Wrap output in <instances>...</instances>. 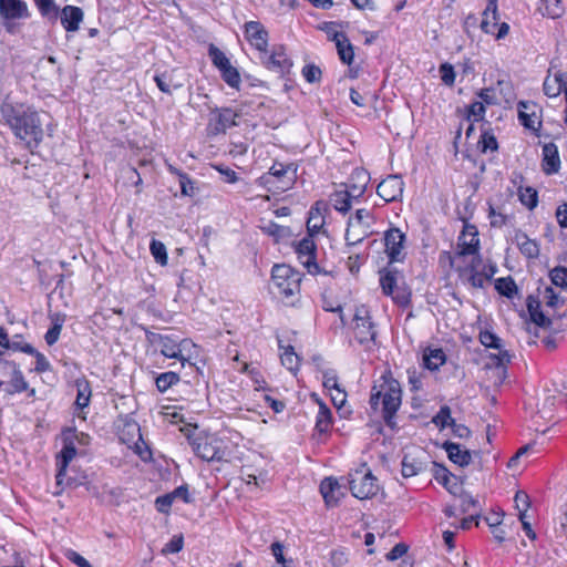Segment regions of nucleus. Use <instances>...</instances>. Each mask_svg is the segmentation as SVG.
Masks as SVG:
<instances>
[{"mask_svg": "<svg viewBox=\"0 0 567 567\" xmlns=\"http://www.w3.org/2000/svg\"><path fill=\"white\" fill-rule=\"evenodd\" d=\"M0 114L16 137L25 142L33 152L43 140V128L38 112L28 105L3 102Z\"/></svg>", "mask_w": 567, "mask_h": 567, "instance_id": "f257e3e1", "label": "nucleus"}, {"mask_svg": "<svg viewBox=\"0 0 567 567\" xmlns=\"http://www.w3.org/2000/svg\"><path fill=\"white\" fill-rule=\"evenodd\" d=\"M402 391L393 378L381 377L371 389L370 406L374 412L381 411L385 424L394 427V416L401 405Z\"/></svg>", "mask_w": 567, "mask_h": 567, "instance_id": "f03ea898", "label": "nucleus"}, {"mask_svg": "<svg viewBox=\"0 0 567 567\" xmlns=\"http://www.w3.org/2000/svg\"><path fill=\"white\" fill-rule=\"evenodd\" d=\"M478 231L474 225L465 224L458 237L457 249L454 254L443 251L440 255L441 264H449L450 267L456 269L458 272L465 270L464 264L467 256H472L473 260L478 252Z\"/></svg>", "mask_w": 567, "mask_h": 567, "instance_id": "7ed1b4c3", "label": "nucleus"}, {"mask_svg": "<svg viewBox=\"0 0 567 567\" xmlns=\"http://www.w3.org/2000/svg\"><path fill=\"white\" fill-rule=\"evenodd\" d=\"M301 275L289 265H275L271 270L272 292L286 303L293 305L300 293Z\"/></svg>", "mask_w": 567, "mask_h": 567, "instance_id": "20e7f679", "label": "nucleus"}, {"mask_svg": "<svg viewBox=\"0 0 567 567\" xmlns=\"http://www.w3.org/2000/svg\"><path fill=\"white\" fill-rule=\"evenodd\" d=\"M349 486L352 495L359 499L371 498L379 491L377 477L365 465L349 474Z\"/></svg>", "mask_w": 567, "mask_h": 567, "instance_id": "39448f33", "label": "nucleus"}, {"mask_svg": "<svg viewBox=\"0 0 567 567\" xmlns=\"http://www.w3.org/2000/svg\"><path fill=\"white\" fill-rule=\"evenodd\" d=\"M398 271L394 268H384L380 271V285L385 296H390L399 306L405 307L411 301V292L403 285H398Z\"/></svg>", "mask_w": 567, "mask_h": 567, "instance_id": "423d86ee", "label": "nucleus"}, {"mask_svg": "<svg viewBox=\"0 0 567 567\" xmlns=\"http://www.w3.org/2000/svg\"><path fill=\"white\" fill-rule=\"evenodd\" d=\"M353 323V333L355 340L367 348H370L371 344H374L377 330L373 322L371 321L370 311L365 306H359L355 308Z\"/></svg>", "mask_w": 567, "mask_h": 567, "instance_id": "0eeeda50", "label": "nucleus"}, {"mask_svg": "<svg viewBox=\"0 0 567 567\" xmlns=\"http://www.w3.org/2000/svg\"><path fill=\"white\" fill-rule=\"evenodd\" d=\"M145 336L147 342L156 350H159L164 357L169 359H177L182 362V364H184L186 358L183 355V348L187 343V340L177 342V340L169 336L152 332L150 330H145Z\"/></svg>", "mask_w": 567, "mask_h": 567, "instance_id": "6e6552de", "label": "nucleus"}, {"mask_svg": "<svg viewBox=\"0 0 567 567\" xmlns=\"http://www.w3.org/2000/svg\"><path fill=\"white\" fill-rule=\"evenodd\" d=\"M297 168L293 164L274 163L260 179L265 185H272L277 190H287L296 179Z\"/></svg>", "mask_w": 567, "mask_h": 567, "instance_id": "1a4fd4ad", "label": "nucleus"}, {"mask_svg": "<svg viewBox=\"0 0 567 567\" xmlns=\"http://www.w3.org/2000/svg\"><path fill=\"white\" fill-rule=\"evenodd\" d=\"M239 115L229 107H215L209 112L207 131L212 135L226 133V131L237 125Z\"/></svg>", "mask_w": 567, "mask_h": 567, "instance_id": "9d476101", "label": "nucleus"}, {"mask_svg": "<svg viewBox=\"0 0 567 567\" xmlns=\"http://www.w3.org/2000/svg\"><path fill=\"white\" fill-rule=\"evenodd\" d=\"M260 60L265 68L278 73L280 76L288 73L292 66L291 60L287 56L284 47H275L271 52L260 51Z\"/></svg>", "mask_w": 567, "mask_h": 567, "instance_id": "9b49d317", "label": "nucleus"}, {"mask_svg": "<svg viewBox=\"0 0 567 567\" xmlns=\"http://www.w3.org/2000/svg\"><path fill=\"white\" fill-rule=\"evenodd\" d=\"M313 236L308 235L296 245V254L300 264L310 275L320 274V267L316 261L317 246L312 239Z\"/></svg>", "mask_w": 567, "mask_h": 567, "instance_id": "f8f14e48", "label": "nucleus"}, {"mask_svg": "<svg viewBox=\"0 0 567 567\" xmlns=\"http://www.w3.org/2000/svg\"><path fill=\"white\" fill-rule=\"evenodd\" d=\"M75 435V429H66L63 432V447L60 454L56 456L58 473L55 475L56 483L60 485L63 483V477L66 473V468L70 462L76 455L75 444L71 440V436Z\"/></svg>", "mask_w": 567, "mask_h": 567, "instance_id": "ddd939ff", "label": "nucleus"}, {"mask_svg": "<svg viewBox=\"0 0 567 567\" xmlns=\"http://www.w3.org/2000/svg\"><path fill=\"white\" fill-rule=\"evenodd\" d=\"M405 235L399 228H391L384 235L385 252L390 264L402 261Z\"/></svg>", "mask_w": 567, "mask_h": 567, "instance_id": "4468645a", "label": "nucleus"}, {"mask_svg": "<svg viewBox=\"0 0 567 567\" xmlns=\"http://www.w3.org/2000/svg\"><path fill=\"white\" fill-rule=\"evenodd\" d=\"M403 189V179L399 175H390L378 185L377 193L389 203L401 198Z\"/></svg>", "mask_w": 567, "mask_h": 567, "instance_id": "2eb2a0df", "label": "nucleus"}, {"mask_svg": "<svg viewBox=\"0 0 567 567\" xmlns=\"http://www.w3.org/2000/svg\"><path fill=\"white\" fill-rule=\"evenodd\" d=\"M246 39L258 51H265L268 47V32L258 21H249L245 24Z\"/></svg>", "mask_w": 567, "mask_h": 567, "instance_id": "dca6fc26", "label": "nucleus"}, {"mask_svg": "<svg viewBox=\"0 0 567 567\" xmlns=\"http://www.w3.org/2000/svg\"><path fill=\"white\" fill-rule=\"evenodd\" d=\"M0 17L4 20L28 19L30 12L22 0H0Z\"/></svg>", "mask_w": 567, "mask_h": 567, "instance_id": "f3484780", "label": "nucleus"}, {"mask_svg": "<svg viewBox=\"0 0 567 567\" xmlns=\"http://www.w3.org/2000/svg\"><path fill=\"white\" fill-rule=\"evenodd\" d=\"M542 168L546 175L556 174L560 169L558 147L554 143H547L543 146Z\"/></svg>", "mask_w": 567, "mask_h": 567, "instance_id": "a211bd4d", "label": "nucleus"}, {"mask_svg": "<svg viewBox=\"0 0 567 567\" xmlns=\"http://www.w3.org/2000/svg\"><path fill=\"white\" fill-rule=\"evenodd\" d=\"M320 493L328 506L338 505L340 498L343 496L341 485L333 477H326L321 481Z\"/></svg>", "mask_w": 567, "mask_h": 567, "instance_id": "6ab92c4d", "label": "nucleus"}, {"mask_svg": "<svg viewBox=\"0 0 567 567\" xmlns=\"http://www.w3.org/2000/svg\"><path fill=\"white\" fill-rule=\"evenodd\" d=\"M327 210V204L324 202H317L309 210L307 219L308 235L313 236L318 234L324 226V212Z\"/></svg>", "mask_w": 567, "mask_h": 567, "instance_id": "aec40b11", "label": "nucleus"}, {"mask_svg": "<svg viewBox=\"0 0 567 567\" xmlns=\"http://www.w3.org/2000/svg\"><path fill=\"white\" fill-rule=\"evenodd\" d=\"M372 224V214L368 209H358L353 216L348 220V228L346 231V240H350L352 229H362V235H367Z\"/></svg>", "mask_w": 567, "mask_h": 567, "instance_id": "412c9836", "label": "nucleus"}, {"mask_svg": "<svg viewBox=\"0 0 567 567\" xmlns=\"http://www.w3.org/2000/svg\"><path fill=\"white\" fill-rule=\"evenodd\" d=\"M544 93L548 97H556L561 92H567V73L556 72L553 76L550 73L546 76L543 84Z\"/></svg>", "mask_w": 567, "mask_h": 567, "instance_id": "4be33fe9", "label": "nucleus"}, {"mask_svg": "<svg viewBox=\"0 0 567 567\" xmlns=\"http://www.w3.org/2000/svg\"><path fill=\"white\" fill-rule=\"evenodd\" d=\"M193 445L197 456L204 461H219L224 456V452L219 449V446L215 445L207 439H199L195 441Z\"/></svg>", "mask_w": 567, "mask_h": 567, "instance_id": "5701e85b", "label": "nucleus"}, {"mask_svg": "<svg viewBox=\"0 0 567 567\" xmlns=\"http://www.w3.org/2000/svg\"><path fill=\"white\" fill-rule=\"evenodd\" d=\"M3 368L8 372H11L10 384H9V386H7L4 389V391L8 394L20 393L28 389V383L24 380V377H23L22 372L20 371L19 367L14 362L4 361Z\"/></svg>", "mask_w": 567, "mask_h": 567, "instance_id": "b1692460", "label": "nucleus"}, {"mask_svg": "<svg viewBox=\"0 0 567 567\" xmlns=\"http://www.w3.org/2000/svg\"><path fill=\"white\" fill-rule=\"evenodd\" d=\"M61 23L68 32H75L83 21V11L79 7L65 6L61 10Z\"/></svg>", "mask_w": 567, "mask_h": 567, "instance_id": "393cba45", "label": "nucleus"}, {"mask_svg": "<svg viewBox=\"0 0 567 567\" xmlns=\"http://www.w3.org/2000/svg\"><path fill=\"white\" fill-rule=\"evenodd\" d=\"M443 449L447 453L449 458L458 466H467L472 461V453L461 444L445 442L443 444Z\"/></svg>", "mask_w": 567, "mask_h": 567, "instance_id": "a878e982", "label": "nucleus"}, {"mask_svg": "<svg viewBox=\"0 0 567 567\" xmlns=\"http://www.w3.org/2000/svg\"><path fill=\"white\" fill-rule=\"evenodd\" d=\"M513 241L518 247L519 251L527 258L534 259L539 256V246L536 240L528 238L522 230H516Z\"/></svg>", "mask_w": 567, "mask_h": 567, "instance_id": "bb28decb", "label": "nucleus"}, {"mask_svg": "<svg viewBox=\"0 0 567 567\" xmlns=\"http://www.w3.org/2000/svg\"><path fill=\"white\" fill-rule=\"evenodd\" d=\"M332 40L336 42L340 60L344 64L350 65L354 59V50L348 37L342 32H334L332 35Z\"/></svg>", "mask_w": 567, "mask_h": 567, "instance_id": "cd10ccee", "label": "nucleus"}, {"mask_svg": "<svg viewBox=\"0 0 567 567\" xmlns=\"http://www.w3.org/2000/svg\"><path fill=\"white\" fill-rule=\"evenodd\" d=\"M498 25L497 0H488V3L483 12L481 29L486 34H494Z\"/></svg>", "mask_w": 567, "mask_h": 567, "instance_id": "c85d7f7f", "label": "nucleus"}, {"mask_svg": "<svg viewBox=\"0 0 567 567\" xmlns=\"http://www.w3.org/2000/svg\"><path fill=\"white\" fill-rule=\"evenodd\" d=\"M446 361L445 352L441 348H426L423 352V364L431 371H436Z\"/></svg>", "mask_w": 567, "mask_h": 567, "instance_id": "c756f323", "label": "nucleus"}, {"mask_svg": "<svg viewBox=\"0 0 567 567\" xmlns=\"http://www.w3.org/2000/svg\"><path fill=\"white\" fill-rule=\"evenodd\" d=\"M527 310L530 316V320L542 328H547L551 324V320L543 313L540 310V301L533 296L527 298Z\"/></svg>", "mask_w": 567, "mask_h": 567, "instance_id": "7c9ffc66", "label": "nucleus"}, {"mask_svg": "<svg viewBox=\"0 0 567 567\" xmlns=\"http://www.w3.org/2000/svg\"><path fill=\"white\" fill-rule=\"evenodd\" d=\"M427 467L426 462H423L419 457H414L411 454H405L402 460V475L403 477H412L422 472Z\"/></svg>", "mask_w": 567, "mask_h": 567, "instance_id": "2f4dec72", "label": "nucleus"}, {"mask_svg": "<svg viewBox=\"0 0 567 567\" xmlns=\"http://www.w3.org/2000/svg\"><path fill=\"white\" fill-rule=\"evenodd\" d=\"M278 347L281 350L280 360L282 365L286 367L289 371L296 373L299 370L300 359L295 352L293 347L285 346L280 338H278Z\"/></svg>", "mask_w": 567, "mask_h": 567, "instance_id": "473e14b6", "label": "nucleus"}, {"mask_svg": "<svg viewBox=\"0 0 567 567\" xmlns=\"http://www.w3.org/2000/svg\"><path fill=\"white\" fill-rule=\"evenodd\" d=\"M154 81L156 82L157 87L166 94H172L174 90H177L183 86L181 82H176L174 80L173 71H165L161 74H156L154 76Z\"/></svg>", "mask_w": 567, "mask_h": 567, "instance_id": "72a5a7b5", "label": "nucleus"}, {"mask_svg": "<svg viewBox=\"0 0 567 567\" xmlns=\"http://www.w3.org/2000/svg\"><path fill=\"white\" fill-rule=\"evenodd\" d=\"M332 424L331 410L322 402H319V411L316 417V431L320 434L329 432Z\"/></svg>", "mask_w": 567, "mask_h": 567, "instance_id": "f704fd0d", "label": "nucleus"}, {"mask_svg": "<svg viewBox=\"0 0 567 567\" xmlns=\"http://www.w3.org/2000/svg\"><path fill=\"white\" fill-rule=\"evenodd\" d=\"M75 386L78 390L76 399H75V405L79 409H84L90 403L91 398V388L90 383L85 379H79L75 381Z\"/></svg>", "mask_w": 567, "mask_h": 567, "instance_id": "c9c22d12", "label": "nucleus"}, {"mask_svg": "<svg viewBox=\"0 0 567 567\" xmlns=\"http://www.w3.org/2000/svg\"><path fill=\"white\" fill-rule=\"evenodd\" d=\"M330 200L336 210L346 214L350 210L353 199L346 190L338 189L331 195Z\"/></svg>", "mask_w": 567, "mask_h": 567, "instance_id": "e433bc0d", "label": "nucleus"}, {"mask_svg": "<svg viewBox=\"0 0 567 567\" xmlns=\"http://www.w3.org/2000/svg\"><path fill=\"white\" fill-rule=\"evenodd\" d=\"M432 471L434 478L442 484L451 494H455V491L452 487H449V482L452 480H456L445 466L437 464L436 462H432Z\"/></svg>", "mask_w": 567, "mask_h": 567, "instance_id": "4c0bfd02", "label": "nucleus"}, {"mask_svg": "<svg viewBox=\"0 0 567 567\" xmlns=\"http://www.w3.org/2000/svg\"><path fill=\"white\" fill-rule=\"evenodd\" d=\"M357 178L361 182L360 184H351L346 186L342 190H346L349 196L355 200L359 199L365 192L367 183L369 181L368 175L364 172L355 173Z\"/></svg>", "mask_w": 567, "mask_h": 567, "instance_id": "58836bf2", "label": "nucleus"}, {"mask_svg": "<svg viewBox=\"0 0 567 567\" xmlns=\"http://www.w3.org/2000/svg\"><path fill=\"white\" fill-rule=\"evenodd\" d=\"M538 11L544 17H548L551 19L559 18L563 13V9L560 7V0H540V6L538 7Z\"/></svg>", "mask_w": 567, "mask_h": 567, "instance_id": "ea45409f", "label": "nucleus"}, {"mask_svg": "<svg viewBox=\"0 0 567 567\" xmlns=\"http://www.w3.org/2000/svg\"><path fill=\"white\" fill-rule=\"evenodd\" d=\"M495 289L499 295L513 298L517 293V286L512 277H502L496 279Z\"/></svg>", "mask_w": 567, "mask_h": 567, "instance_id": "a19ab883", "label": "nucleus"}, {"mask_svg": "<svg viewBox=\"0 0 567 567\" xmlns=\"http://www.w3.org/2000/svg\"><path fill=\"white\" fill-rule=\"evenodd\" d=\"M221 79L233 89L239 90L240 85V74L238 70L231 65V63L220 71Z\"/></svg>", "mask_w": 567, "mask_h": 567, "instance_id": "79ce46f5", "label": "nucleus"}, {"mask_svg": "<svg viewBox=\"0 0 567 567\" xmlns=\"http://www.w3.org/2000/svg\"><path fill=\"white\" fill-rule=\"evenodd\" d=\"M179 382V375L175 372H164L161 373L156 380V388L159 392L167 391L173 384H176Z\"/></svg>", "mask_w": 567, "mask_h": 567, "instance_id": "37998d69", "label": "nucleus"}, {"mask_svg": "<svg viewBox=\"0 0 567 567\" xmlns=\"http://www.w3.org/2000/svg\"><path fill=\"white\" fill-rule=\"evenodd\" d=\"M454 421L451 415V409L447 405L441 406L440 411L432 419V422L441 430L451 426L454 424Z\"/></svg>", "mask_w": 567, "mask_h": 567, "instance_id": "c03bdc74", "label": "nucleus"}, {"mask_svg": "<svg viewBox=\"0 0 567 567\" xmlns=\"http://www.w3.org/2000/svg\"><path fill=\"white\" fill-rule=\"evenodd\" d=\"M150 250L155 261L161 266L167 265V251L165 245L156 239H153L150 245Z\"/></svg>", "mask_w": 567, "mask_h": 567, "instance_id": "a18cd8bd", "label": "nucleus"}, {"mask_svg": "<svg viewBox=\"0 0 567 567\" xmlns=\"http://www.w3.org/2000/svg\"><path fill=\"white\" fill-rule=\"evenodd\" d=\"M208 55L212 60V63L218 69V71L230 64V61L226 54L214 44L209 45Z\"/></svg>", "mask_w": 567, "mask_h": 567, "instance_id": "49530a36", "label": "nucleus"}, {"mask_svg": "<svg viewBox=\"0 0 567 567\" xmlns=\"http://www.w3.org/2000/svg\"><path fill=\"white\" fill-rule=\"evenodd\" d=\"M519 200L528 209H534L538 204V195L536 189L525 187L519 189Z\"/></svg>", "mask_w": 567, "mask_h": 567, "instance_id": "de8ad7c7", "label": "nucleus"}, {"mask_svg": "<svg viewBox=\"0 0 567 567\" xmlns=\"http://www.w3.org/2000/svg\"><path fill=\"white\" fill-rule=\"evenodd\" d=\"M478 147L482 153H486L488 151L494 152L498 148V143L494 134L483 132L478 141Z\"/></svg>", "mask_w": 567, "mask_h": 567, "instance_id": "09e8293b", "label": "nucleus"}, {"mask_svg": "<svg viewBox=\"0 0 567 567\" xmlns=\"http://www.w3.org/2000/svg\"><path fill=\"white\" fill-rule=\"evenodd\" d=\"M549 277L553 285L567 288V268L560 266L555 267L550 270Z\"/></svg>", "mask_w": 567, "mask_h": 567, "instance_id": "8fccbe9b", "label": "nucleus"}, {"mask_svg": "<svg viewBox=\"0 0 567 567\" xmlns=\"http://www.w3.org/2000/svg\"><path fill=\"white\" fill-rule=\"evenodd\" d=\"M480 341L486 348L501 349L502 340L493 332L485 330L480 333Z\"/></svg>", "mask_w": 567, "mask_h": 567, "instance_id": "3c124183", "label": "nucleus"}, {"mask_svg": "<svg viewBox=\"0 0 567 567\" xmlns=\"http://www.w3.org/2000/svg\"><path fill=\"white\" fill-rule=\"evenodd\" d=\"M539 295L542 297V300L546 303V306L550 308H556L560 303L559 296L550 286H546L544 290H539Z\"/></svg>", "mask_w": 567, "mask_h": 567, "instance_id": "603ef678", "label": "nucleus"}, {"mask_svg": "<svg viewBox=\"0 0 567 567\" xmlns=\"http://www.w3.org/2000/svg\"><path fill=\"white\" fill-rule=\"evenodd\" d=\"M302 75L309 83H317L321 80V69L316 64H306L302 68Z\"/></svg>", "mask_w": 567, "mask_h": 567, "instance_id": "864d4df0", "label": "nucleus"}, {"mask_svg": "<svg viewBox=\"0 0 567 567\" xmlns=\"http://www.w3.org/2000/svg\"><path fill=\"white\" fill-rule=\"evenodd\" d=\"M478 511V502L471 496L470 494L461 495V513L466 514H477Z\"/></svg>", "mask_w": 567, "mask_h": 567, "instance_id": "5fc2aeb1", "label": "nucleus"}, {"mask_svg": "<svg viewBox=\"0 0 567 567\" xmlns=\"http://www.w3.org/2000/svg\"><path fill=\"white\" fill-rule=\"evenodd\" d=\"M484 114H485V106H484L483 102L475 101L468 105V109H467V118L468 120L478 122V121L483 120Z\"/></svg>", "mask_w": 567, "mask_h": 567, "instance_id": "6e6d98bb", "label": "nucleus"}, {"mask_svg": "<svg viewBox=\"0 0 567 567\" xmlns=\"http://www.w3.org/2000/svg\"><path fill=\"white\" fill-rule=\"evenodd\" d=\"M441 80L445 85L452 86L455 81L454 68L450 63H443L440 65Z\"/></svg>", "mask_w": 567, "mask_h": 567, "instance_id": "4d7b16f0", "label": "nucleus"}, {"mask_svg": "<svg viewBox=\"0 0 567 567\" xmlns=\"http://www.w3.org/2000/svg\"><path fill=\"white\" fill-rule=\"evenodd\" d=\"M43 17H56L58 8L53 0H33Z\"/></svg>", "mask_w": 567, "mask_h": 567, "instance_id": "13d9d810", "label": "nucleus"}, {"mask_svg": "<svg viewBox=\"0 0 567 567\" xmlns=\"http://www.w3.org/2000/svg\"><path fill=\"white\" fill-rule=\"evenodd\" d=\"M514 502H515V507L518 511V515L526 514V512L530 505L529 496L525 492L518 491L515 494Z\"/></svg>", "mask_w": 567, "mask_h": 567, "instance_id": "bf43d9fd", "label": "nucleus"}, {"mask_svg": "<svg viewBox=\"0 0 567 567\" xmlns=\"http://www.w3.org/2000/svg\"><path fill=\"white\" fill-rule=\"evenodd\" d=\"M174 501L175 499L173 498V496L169 493H167L156 498L155 507L159 513L167 514Z\"/></svg>", "mask_w": 567, "mask_h": 567, "instance_id": "052dcab7", "label": "nucleus"}, {"mask_svg": "<svg viewBox=\"0 0 567 567\" xmlns=\"http://www.w3.org/2000/svg\"><path fill=\"white\" fill-rule=\"evenodd\" d=\"M184 539L182 535L174 536L164 547L163 553L176 554L183 549Z\"/></svg>", "mask_w": 567, "mask_h": 567, "instance_id": "680f3d73", "label": "nucleus"}, {"mask_svg": "<svg viewBox=\"0 0 567 567\" xmlns=\"http://www.w3.org/2000/svg\"><path fill=\"white\" fill-rule=\"evenodd\" d=\"M179 186H181L182 195L194 196V194H195L194 182L187 174L181 175Z\"/></svg>", "mask_w": 567, "mask_h": 567, "instance_id": "e2e57ef3", "label": "nucleus"}, {"mask_svg": "<svg viewBox=\"0 0 567 567\" xmlns=\"http://www.w3.org/2000/svg\"><path fill=\"white\" fill-rule=\"evenodd\" d=\"M7 350L21 351L28 354L35 352V349L31 344L22 342L21 340H11Z\"/></svg>", "mask_w": 567, "mask_h": 567, "instance_id": "0e129e2a", "label": "nucleus"}, {"mask_svg": "<svg viewBox=\"0 0 567 567\" xmlns=\"http://www.w3.org/2000/svg\"><path fill=\"white\" fill-rule=\"evenodd\" d=\"M491 276L484 275L478 271H473L468 277V282L474 288H483L485 282L489 280Z\"/></svg>", "mask_w": 567, "mask_h": 567, "instance_id": "69168bd1", "label": "nucleus"}, {"mask_svg": "<svg viewBox=\"0 0 567 567\" xmlns=\"http://www.w3.org/2000/svg\"><path fill=\"white\" fill-rule=\"evenodd\" d=\"M375 97L374 94L368 93V94H361L359 90L351 87L350 89V100L353 104L357 106H364L367 97Z\"/></svg>", "mask_w": 567, "mask_h": 567, "instance_id": "338daca9", "label": "nucleus"}, {"mask_svg": "<svg viewBox=\"0 0 567 567\" xmlns=\"http://www.w3.org/2000/svg\"><path fill=\"white\" fill-rule=\"evenodd\" d=\"M558 225L561 228H567V203L559 205L555 213Z\"/></svg>", "mask_w": 567, "mask_h": 567, "instance_id": "774afa93", "label": "nucleus"}]
</instances>
